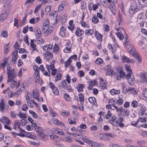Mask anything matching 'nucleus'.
Here are the masks:
<instances>
[{
	"label": "nucleus",
	"instance_id": "f257e3e1",
	"mask_svg": "<svg viewBox=\"0 0 147 147\" xmlns=\"http://www.w3.org/2000/svg\"><path fill=\"white\" fill-rule=\"evenodd\" d=\"M126 46L127 51L131 53H132V55L136 59L137 61L140 63L142 61L141 58L139 56V54L136 53V49L133 47V45L128 44Z\"/></svg>",
	"mask_w": 147,
	"mask_h": 147
},
{
	"label": "nucleus",
	"instance_id": "f03ea898",
	"mask_svg": "<svg viewBox=\"0 0 147 147\" xmlns=\"http://www.w3.org/2000/svg\"><path fill=\"white\" fill-rule=\"evenodd\" d=\"M130 7L131 9H129V12L131 14L135 13L139 10L137 5V2L134 0L132 1L131 2Z\"/></svg>",
	"mask_w": 147,
	"mask_h": 147
},
{
	"label": "nucleus",
	"instance_id": "7ed1b4c3",
	"mask_svg": "<svg viewBox=\"0 0 147 147\" xmlns=\"http://www.w3.org/2000/svg\"><path fill=\"white\" fill-rule=\"evenodd\" d=\"M119 112L118 114L119 117H125L126 116H128L129 115V111L128 110L125 109L121 107L119 108Z\"/></svg>",
	"mask_w": 147,
	"mask_h": 147
},
{
	"label": "nucleus",
	"instance_id": "20e7f679",
	"mask_svg": "<svg viewBox=\"0 0 147 147\" xmlns=\"http://www.w3.org/2000/svg\"><path fill=\"white\" fill-rule=\"evenodd\" d=\"M58 86L59 88L61 87L65 90L67 89V91L69 92L70 91L71 89L70 84L68 85L66 83L65 80H63L61 83V86L59 85Z\"/></svg>",
	"mask_w": 147,
	"mask_h": 147
},
{
	"label": "nucleus",
	"instance_id": "39448f33",
	"mask_svg": "<svg viewBox=\"0 0 147 147\" xmlns=\"http://www.w3.org/2000/svg\"><path fill=\"white\" fill-rule=\"evenodd\" d=\"M10 68L8 67L7 68V73L8 76L9 77H12V78H14L17 75L15 74L14 71V69H13L9 70Z\"/></svg>",
	"mask_w": 147,
	"mask_h": 147
},
{
	"label": "nucleus",
	"instance_id": "423d86ee",
	"mask_svg": "<svg viewBox=\"0 0 147 147\" xmlns=\"http://www.w3.org/2000/svg\"><path fill=\"white\" fill-rule=\"evenodd\" d=\"M9 58H6L5 57L2 60V63L0 64V69L1 67L3 69H4L5 67V65L9 66L10 63L8 62Z\"/></svg>",
	"mask_w": 147,
	"mask_h": 147
},
{
	"label": "nucleus",
	"instance_id": "0eeeda50",
	"mask_svg": "<svg viewBox=\"0 0 147 147\" xmlns=\"http://www.w3.org/2000/svg\"><path fill=\"white\" fill-rule=\"evenodd\" d=\"M107 72H106V75H107L113 76V75H116L117 76L116 73H114L113 74V73L114 72L113 70L110 66L107 67Z\"/></svg>",
	"mask_w": 147,
	"mask_h": 147
},
{
	"label": "nucleus",
	"instance_id": "6e6552de",
	"mask_svg": "<svg viewBox=\"0 0 147 147\" xmlns=\"http://www.w3.org/2000/svg\"><path fill=\"white\" fill-rule=\"evenodd\" d=\"M118 118L115 116H113L112 117L111 119H110L109 120V122L111 123L114 125V122L115 123H119V120H118Z\"/></svg>",
	"mask_w": 147,
	"mask_h": 147
},
{
	"label": "nucleus",
	"instance_id": "1a4fd4ad",
	"mask_svg": "<svg viewBox=\"0 0 147 147\" xmlns=\"http://www.w3.org/2000/svg\"><path fill=\"white\" fill-rule=\"evenodd\" d=\"M95 36L98 41L100 42L102 41V37L103 36L102 35L100 34L98 31H96Z\"/></svg>",
	"mask_w": 147,
	"mask_h": 147
},
{
	"label": "nucleus",
	"instance_id": "9d476101",
	"mask_svg": "<svg viewBox=\"0 0 147 147\" xmlns=\"http://www.w3.org/2000/svg\"><path fill=\"white\" fill-rule=\"evenodd\" d=\"M8 15L5 13L2 12V13L0 15V22H2L5 20Z\"/></svg>",
	"mask_w": 147,
	"mask_h": 147
},
{
	"label": "nucleus",
	"instance_id": "9b49d317",
	"mask_svg": "<svg viewBox=\"0 0 147 147\" xmlns=\"http://www.w3.org/2000/svg\"><path fill=\"white\" fill-rule=\"evenodd\" d=\"M89 102L93 104L94 105H96L97 104L96 98L94 97H90L88 98Z\"/></svg>",
	"mask_w": 147,
	"mask_h": 147
},
{
	"label": "nucleus",
	"instance_id": "f8f14e48",
	"mask_svg": "<svg viewBox=\"0 0 147 147\" xmlns=\"http://www.w3.org/2000/svg\"><path fill=\"white\" fill-rule=\"evenodd\" d=\"M86 125L85 124H82L80 125L79 127H77V129L80 133L84 132V131L82 129H86Z\"/></svg>",
	"mask_w": 147,
	"mask_h": 147
},
{
	"label": "nucleus",
	"instance_id": "ddd939ff",
	"mask_svg": "<svg viewBox=\"0 0 147 147\" xmlns=\"http://www.w3.org/2000/svg\"><path fill=\"white\" fill-rule=\"evenodd\" d=\"M127 80L129 85L132 86L134 84L135 81L134 76H133L132 77L128 78Z\"/></svg>",
	"mask_w": 147,
	"mask_h": 147
},
{
	"label": "nucleus",
	"instance_id": "4468645a",
	"mask_svg": "<svg viewBox=\"0 0 147 147\" xmlns=\"http://www.w3.org/2000/svg\"><path fill=\"white\" fill-rule=\"evenodd\" d=\"M140 111H141L140 115L141 116H143L144 114V112L146 111V107L144 105H141L140 106Z\"/></svg>",
	"mask_w": 147,
	"mask_h": 147
},
{
	"label": "nucleus",
	"instance_id": "2eb2a0df",
	"mask_svg": "<svg viewBox=\"0 0 147 147\" xmlns=\"http://www.w3.org/2000/svg\"><path fill=\"white\" fill-rule=\"evenodd\" d=\"M34 32L35 33H36L35 34V35L37 36L40 37L41 36L42 34L41 31L38 28H36L34 29Z\"/></svg>",
	"mask_w": 147,
	"mask_h": 147
},
{
	"label": "nucleus",
	"instance_id": "dca6fc26",
	"mask_svg": "<svg viewBox=\"0 0 147 147\" xmlns=\"http://www.w3.org/2000/svg\"><path fill=\"white\" fill-rule=\"evenodd\" d=\"M5 105V102L4 101V99H2L1 100L0 103V111L3 112V110L5 109L4 106Z\"/></svg>",
	"mask_w": 147,
	"mask_h": 147
},
{
	"label": "nucleus",
	"instance_id": "f3484780",
	"mask_svg": "<svg viewBox=\"0 0 147 147\" xmlns=\"http://www.w3.org/2000/svg\"><path fill=\"white\" fill-rule=\"evenodd\" d=\"M84 85L83 84H78V85L77 86L76 88L78 92H82L83 91V88Z\"/></svg>",
	"mask_w": 147,
	"mask_h": 147
},
{
	"label": "nucleus",
	"instance_id": "a211bd4d",
	"mask_svg": "<svg viewBox=\"0 0 147 147\" xmlns=\"http://www.w3.org/2000/svg\"><path fill=\"white\" fill-rule=\"evenodd\" d=\"M94 30L93 29H90L86 30L85 31V34L88 36H90L94 34Z\"/></svg>",
	"mask_w": 147,
	"mask_h": 147
},
{
	"label": "nucleus",
	"instance_id": "6ab92c4d",
	"mask_svg": "<svg viewBox=\"0 0 147 147\" xmlns=\"http://www.w3.org/2000/svg\"><path fill=\"white\" fill-rule=\"evenodd\" d=\"M138 3L140 5H147V0H138Z\"/></svg>",
	"mask_w": 147,
	"mask_h": 147
},
{
	"label": "nucleus",
	"instance_id": "aec40b11",
	"mask_svg": "<svg viewBox=\"0 0 147 147\" xmlns=\"http://www.w3.org/2000/svg\"><path fill=\"white\" fill-rule=\"evenodd\" d=\"M121 58L123 61V62H126L127 63H130V59L125 55H123L121 57Z\"/></svg>",
	"mask_w": 147,
	"mask_h": 147
},
{
	"label": "nucleus",
	"instance_id": "412c9836",
	"mask_svg": "<svg viewBox=\"0 0 147 147\" xmlns=\"http://www.w3.org/2000/svg\"><path fill=\"white\" fill-rule=\"evenodd\" d=\"M11 9V6L9 5L4 10L3 12L8 15V14L9 13V11Z\"/></svg>",
	"mask_w": 147,
	"mask_h": 147
},
{
	"label": "nucleus",
	"instance_id": "4be33fe9",
	"mask_svg": "<svg viewBox=\"0 0 147 147\" xmlns=\"http://www.w3.org/2000/svg\"><path fill=\"white\" fill-rule=\"evenodd\" d=\"M11 0H0L1 3H4V5L6 6L8 5L11 2Z\"/></svg>",
	"mask_w": 147,
	"mask_h": 147
},
{
	"label": "nucleus",
	"instance_id": "5701e85b",
	"mask_svg": "<svg viewBox=\"0 0 147 147\" xmlns=\"http://www.w3.org/2000/svg\"><path fill=\"white\" fill-rule=\"evenodd\" d=\"M64 98L66 101H69L71 100V99L69 97V94L67 93H65L64 94Z\"/></svg>",
	"mask_w": 147,
	"mask_h": 147
},
{
	"label": "nucleus",
	"instance_id": "b1692460",
	"mask_svg": "<svg viewBox=\"0 0 147 147\" xmlns=\"http://www.w3.org/2000/svg\"><path fill=\"white\" fill-rule=\"evenodd\" d=\"M96 136H97V137H99V138H100L103 140H105V134H103L102 133H98Z\"/></svg>",
	"mask_w": 147,
	"mask_h": 147
},
{
	"label": "nucleus",
	"instance_id": "393cba45",
	"mask_svg": "<svg viewBox=\"0 0 147 147\" xmlns=\"http://www.w3.org/2000/svg\"><path fill=\"white\" fill-rule=\"evenodd\" d=\"M62 76V74L61 73H57L55 80V81L57 82L58 81L61 80Z\"/></svg>",
	"mask_w": 147,
	"mask_h": 147
},
{
	"label": "nucleus",
	"instance_id": "a878e982",
	"mask_svg": "<svg viewBox=\"0 0 147 147\" xmlns=\"http://www.w3.org/2000/svg\"><path fill=\"white\" fill-rule=\"evenodd\" d=\"M116 34L117 37L119 38L120 40H122L123 38V35L120 32H116Z\"/></svg>",
	"mask_w": 147,
	"mask_h": 147
},
{
	"label": "nucleus",
	"instance_id": "bb28decb",
	"mask_svg": "<svg viewBox=\"0 0 147 147\" xmlns=\"http://www.w3.org/2000/svg\"><path fill=\"white\" fill-rule=\"evenodd\" d=\"M44 55H45V57H50V58H53V54L51 52H46L44 53Z\"/></svg>",
	"mask_w": 147,
	"mask_h": 147
},
{
	"label": "nucleus",
	"instance_id": "cd10ccee",
	"mask_svg": "<svg viewBox=\"0 0 147 147\" xmlns=\"http://www.w3.org/2000/svg\"><path fill=\"white\" fill-rule=\"evenodd\" d=\"M116 102L115 99L114 100L112 98L109 100L108 103L109 104H110V105H113L116 104Z\"/></svg>",
	"mask_w": 147,
	"mask_h": 147
},
{
	"label": "nucleus",
	"instance_id": "c85d7f7f",
	"mask_svg": "<svg viewBox=\"0 0 147 147\" xmlns=\"http://www.w3.org/2000/svg\"><path fill=\"white\" fill-rule=\"evenodd\" d=\"M79 101L80 102H83L84 100V95L82 93H80L79 95Z\"/></svg>",
	"mask_w": 147,
	"mask_h": 147
},
{
	"label": "nucleus",
	"instance_id": "c756f323",
	"mask_svg": "<svg viewBox=\"0 0 147 147\" xmlns=\"http://www.w3.org/2000/svg\"><path fill=\"white\" fill-rule=\"evenodd\" d=\"M49 20L48 18H47L44 22L43 26L45 27H49Z\"/></svg>",
	"mask_w": 147,
	"mask_h": 147
},
{
	"label": "nucleus",
	"instance_id": "7c9ffc66",
	"mask_svg": "<svg viewBox=\"0 0 147 147\" xmlns=\"http://www.w3.org/2000/svg\"><path fill=\"white\" fill-rule=\"evenodd\" d=\"M68 121L69 123L71 124H74L76 123V120L74 118H72V119L69 118L68 119Z\"/></svg>",
	"mask_w": 147,
	"mask_h": 147
},
{
	"label": "nucleus",
	"instance_id": "2f4dec72",
	"mask_svg": "<svg viewBox=\"0 0 147 147\" xmlns=\"http://www.w3.org/2000/svg\"><path fill=\"white\" fill-rule=\"evenodd\" d=\"M2 119L7 124L9 125L10 123V121L6 117L3 116L2 117Z\"/></svg>",
	"mask_w": 147,
	"mask_h": 147
},
{
	"label": "nucleus",
	"instance_id": "473e14b6",
	"mask_svg": "<svg viewBox=\"0 0 147 147\" xmlns=\"http://www.w3.org/2000/svg\"><path fill=\"white\" fill-rule=\"evenodd\" d=\"M71 62L70 58H69L65 63V66L66 68H67L70 65Z\"/></svg>",
	"mask_w": 147,
	"mask_h": 147
},
{
	"label": "nucleus",
	"instance_id": "72a5a7b5",
	"mask_svg": "<svg viewBox=\"0 0 147 147\" xmlns=\"http://www.w3.org/2000/svg\"><path fill=\"white\" fill-rule=\"evenodd\" d=\"M103 62V60L100 58H98L95 61V63L97 64H101Z\"/></svg>",
	"mask_w": 147,
	"mask_h": 147
},
{
	"label": "nucleus",
	"instance_id": "f704fd0d",
	"mask_svg": "<svg viewBox=\"0 0 147 147\" xmlns=\"http://www.w3.org/2000/svg\"><path fill=\"white\" fill-rule=\"evenodd\" d=\"M92 21L94 24H97L99 22V20L97 16H94L92 19Z\"/></svg>",
	"mask_w": 147,
	"mask_h": 147
},
{
	"label": "nucleus",
	"instance_id": "c9c22d12",
	"mask_svg": "<svg viewBox=\"0 0 147 147\" xmlns=\"http://www.w3.org/2000/svg\"><path fill=\"white\" fill-rule=\"evenodd\" d=\"M125 68L127 72H130L132 73V70L131 69V66L127 64L125 65Z\"/></svg>",
	"mask_w": 147,
	"mask_h": 147
},
{
	"label": "nucleus",
	"instance_id": "e433bc0d",
	"mask_svg": "<svg viewBox=\"0 0 147 147\" xmlns=\"http://www.w3.org/2000/svg\"><path fill=\"white\" fill-rule=\"evenodd\" d=\"M55 133L58 134L60 135H63V132L62 130L61 129H59L55 130Z\"/></svg>",
	"mask_w": 147,
	"mask_h": 147
},
{
	"label": "nucleus",
	"instance_id": "4c0bfd02",
	"mask_svg": "<svg viewBox=\"0 0 147 147\" xmlns=\"http://www.w3.org/2000/svg\"><path fill=\"white\" fill-rule=\"evenodd\" d=\"M115 28L117 31H119L121 30V31L122 30L124 32H125V30L123 27H121L120 25H119L118 24H117L115 26Z\"/></svg>",
	"mask_w": 147,
	"mask_h": 147
},
{
	"label": "nucleus",
	"instance_id": "58836bf2",
	"mask_svg": "<svg viewBox=\"0 0 147 147\" xmlns=\"http://www.w3.org/2000/svg\"><path fill=\"white\" fill-rule=\"evenodd\" d=\"M100 87L102 88V89H104L105 88H106L107 83L105 82H104L100 83Z\"/></svg>",
	"mask_w": 147,
	"mask_h": 147
},
{
	"label": "nucleus",
	"instance_id": "ea45409f",
	"mask_svg": "<svg viewBox=\"0 0 147 147\" xmlns=\"http://www.w3.org/2000/svg\"><path fill=\"white\" fill-rule=\"evenodd\" d=\"M42 5V3H41L39 5H37L35 8V10L34 11V13H36L37 12L39 9L41 7Z\"/></svg>",
	"mask_w": 147,
	"mask_h": 147
},
{
	"label": "nucleus",
	"instance_id": "a19ab883",
	"mask_svg": "<svg viewBox=\"0 0 147 147\" xmlns=\"http://www.w3.org/2000/svg\"><path fill=\"white\" fill-rule=\"evenodd\" d=\"M59 49V46L57 44H55V46L53 48V52H56V53H58L57 52L58 51Z\"/></svg>",
	"mask_w": 147,
	"mask_h": 147
},
{
	"label": "nucleus",
	"instance_id": "79ce46f5",
	"mask_svg": "<svg viewBox=\"0 0 147 147\" xmlns=\"http://www.w3.org/2000/svg\"><path fill=\"white\" fill-rule=\"evenodd\" d=\"M105 138L107 139H109V138L108 137H110L111 138H113L114 136V135L110 133H107L105 134Z\"/></svg>",
	"mask_w": 147,
	"mask_h": 147
},
{
	"label": "nucleus",
	"instance_id": "37998d69",
	"mask_svg": "<svg viewBox=\"0 0 147 147\" xmlns=\"http://www.w3.org/2000/svg\"><path fill=\"white\" fill-rule=\"evenodd\" d=\"M18 116L20 117V118H25L27 117V115L25 113L23 114L21 113V112H20L18 114Z\"/></svg>",
	"mask_w": 147,
	"mask_h": 147
},
{
	"label": "nucleus",
	"instance_id": "c03bdc74",
	"mask_svg": "<svg viewBox=\"0 0 147 147\" xmlns=\"http://www.w3.org/2000/svg\"><path fill=\"white\" fill-rule=\"evenodd\" d=\"M50 137L51 139L55 141H57V139L59 138L58 136L53 135H50Z\"/></svg>",
	"mask_w": 147,
	"mask_h": 147
},
{
	"label": "nucleus",
	"instance_id": "a18cd8bd",
	"mask_svg": "<svg viewBox=\"0 0 147 147\" xmlns=\"http://www.w3.org/2000/svg\"><path fill=\"white\" fill-rule=\"evenodd\" d=\"M116 104H117L119 105H120L122 104L123 100L122 99L119 98L116 101Z\"/></svg>",
	"mask_w": 147,
	"mask_h": 147
},
{
	"label": "nucleus",
	"instance_id": "49530a36",
	"mask_svg": "<svg viewBox=\"0 0 147 147\" xmlns=\"http://www.w3.org/2000/svg\"><path fill=\"white\" fill-rule=\"evenodd\" d=\"M138 102L137 101L134 100L132 102L131 105L132 107H136L138 106Z\"/></svg>",
	"mask_w": 147,
	"mask_h": 147
},
{
	"label": "nucleus",
	"instance_id": "de8ad7c7",
	"mask_svg": "<svg viewBox=\"0 0 147 147\" xmlns=\"http://www.w3.org/2000/svg\"><path fill=\"white\" fill-rule=\"evenodd\" d=\"M119 73L120 75V78H123L125 76V73L122 70L120 71Z\"/></svg>",
	"mask_w": 147,
	"mask_h": 147
},
{
	"label": "nucleus",
	"instance_id": "09e8293b",
	"mask_svg": "<svg viewBox=\"0 0 147 147\" xmlns=\"http://www.w3.org/2000/svg\"><path fill=\"white\" fill-rule=\"evenodd\" d=\"M17 56L13 55L12 58V61L13 64H15L17 59Z\"/></svg>",
	"mask_w": 147,
	"mask_h": 147
},
{
	"label": "nucleus",
	"instance_id": "8fccbe9b",
	"mask_svg": "<svg viewBox=\"0 0 147 147\" xmlns=\"http://www.w3.org/2000/svg\"><path fill=\"white\" fill-rule=\"evenodd\" d=\"M36 61L37 63L38 64H40L42 62V60L40 58V56H38L36 59Z\"/></svg>",
	"mask_w": 147,
	"mask_h": 147
},
{
	"label": "nucleus",
	"instance_id": "3c124183",
	"mask_svg": "<svg viewBox=\"0 0 147 147\" xmlns=\"http://www.w3.org/2000/svg\"><path fill=\"white\" fill-rule=\"evenodd\" d=\"M122 21V20L121 18V16L119 15L117 18V21L116 22L117 24H118L119 25H120Z\"/></svg>",
	"mask_w": 147,
	"mask_h": 147
},
{
	"label": "nucleus",
	"instance_id": "603ef678",
	"mask_svg": "<svg viewBox=\"0 0 147 147\" xmlns=\"http://www.w3.org/2000/svg\"><path fill=\"white\" fill-rule=\"evenodd\" d=\"M8 34L7 31H3L2 32L1 35L2 36L6 38L7 36H8Z\"/></svg>",
	"mask_w": 147,
	"mask_h": 147
},
{
	"label": "nucleus",
	"instance_id": "864d4df0",
	"mask_svg": "<svg viewBox=\"0 0 147 147\" xmlns=\"http://www.w3.org/2000/svg\"><path fill=\"white\" fill-rule=\"evenodd\" d=\"M12 85L10 86L11 88H14V87L16 86V84L17 83V82L15 80H12L11 82Z\"/></svg>",
	"mask_w": 147,
	"mask_h": 147
},
{
	"label": "nucleus",
	"instance_id": "5fc2aeb1",
	"mask_svg": "<svg viewBox=\"0 0 147 147\" xmlns=\"http://www.w3.org/2000/svg\"><path fill=\"white\" fill-rule=\"evenodd\" d=\"M52 90L53 92V93L55 95H58L59 94V90L56 87L54 88V90Z\"/></svg>",
	"mask_w": 147,
	"mask_h": 147
},
{
	"label": "nucleus",
	"instance_id": "6e6d98bb",
	"mask_svg": "<svg viewBox=\"0 0 147 147\" xmlns=\"http://www.w3.org/2000/svg\"><path fill=\"white\" fill-rule=\"evenodd\" d=\"M82 30V29H80V28H78L75 31V34L77 36H80V33L81 32H80L81 30Z\"/></svg>",
	"mask_w": 147,
	"mask_h": 147
},
{
	"label": "nucleus",
	"instance_id": "4d7b16f0",
	"mask_svg": "<svg viewBox=\"0 0 147 147\" xmlns=\"http://www.w3.org/2000/svg\"><path fill=\"white\" fill-rule=\"evenodd\" d=\"M86 2L84 1H82L81 2V9H85V5Z\"/></svg>",
	"mask_w": 147,
	"mask_h": 147
},
{
	"label": "nucleus",
	"instance_id": "13d9d810",
	"mask_svg": "<svg viewBox=\"0 0 147 147\" xmlns=\"http://www.w3.org/2000/svg\"><path fill=\"white\" fill-rule=\"evenodd\" d=\"M21 125L22 126H25L27 124V121H26L24 119H23L21 120Z\"/></svg>",
	"mask_w": 147,
	"mask_h": 147
},
{
	"label": "nucleus",
	"instance_id": "bf43d9fd",
	"mask_svg": "<svg viewBox=\"0 0 147 147\" xmlns=\"http://www.w3.org/2000/svg\"><path fill=\"white\" fill-rule=\"evenodd\" d=\"M49 86H50V87L52 90H54V88L56 87L55 85L52 82H50L49 83Z\"/></svg>",
	"mask_w": 147,
	"mask_h": 147
},
{
	"label": "nucleus",
	"instance_id": "052dcab7",
	"mask_svg": "<svg viewBox=\"0 0 147 147\" xmlns=\"http://www.w3.org/2000/svg\"><path fill=\"white\" fill-rule=\"evenodd\" d=\"M42 49L44 51H47V52H49V51H50L49 50V49L48 47V46H46V45H44L42 47Z\"/></svg>",
	"mask_w": 147,
	"mask_h": 147
},
{
	"label": "nucleus",
	"instance_id": "680f3d73",
	"mask_svg": "<svg viewBox=\"0 0 147 147\" xmlns=\"http://www.w3.org/2000/svg\"><path fill=\"white\" fill-rule=\"evenodd\" d=\"M112 115V114L109 111H107V114L106 115V118L107 119H109Z\"/></svg>",
	"mask_w": 147,
	"mask_h": 147
},
{
	"label": "nucleus",
	"instance_id": "e2e57ef3",
	"mask_svg": "<svg viewBox=\"0 0 147 147\" xmlns=\"http://www.w3.org/2000/svg\"><path fill=\"white\" fill-rule=\"evenodd\" d=\"M28 35H26L25 36L24 39V41L28 45L29 44V42L28 41Z\"/></svg>",
	"mask_w": 147,
	"mask_h": 147
},
{
	"label": "nucleus",
	"instance_id": "0e129e2a",
	"mask_svg": "<svg viewBox=\"0 0 147 147\" xmlns=\"http://www.w3.org/2000/svg\"><path fill=\"white\" fill-rule=\"evenodd\" d=\"M28 29V26H26L24 28L23 30L22 31V32L24 34H26L27 32Z\"/></svg>",
	"mask_w": 147,
	"mask_h": 147
},
{
	"label": "nucleus",
	"instance_id": "69168bd1",
	"mask_svg": "<svg viewBox=\"0 0 147 147\" xmlns=\"http://www.w3.org/2000/svg\"><path fill=\"white\" fill-rule=\"evenodd\" d=\"M33 68L36 73L39 72V68L38 66L35 65L34 66Z\"/></svg>",
	"mask_w": 147,
	"mask_h": 147
},
{
	"label": "nucleus",
	"instance_id": "338daca9",
	"mask_svg": "<svg viewBox=\"0 0 147 147\" xmlns=\"http://www.w3.org/2000/svg\"><path fill=\"white\" fill-rule=\"evenodd\" d=\"M98 128L96 126H92L90 127V129L91 131H94L96 130Z\"/></svg>",
	"mask_w": 147,
	"mask_h": 147
},
{
	"label": "nucleus",
	"instance_id": "774afa93",
	"mask_svg": "<svg viewBox=\"0 0 147 147\" xmlns=\"http://www.w3.org/2000/svg\"><path fill=\"white\" fill-rule=\"evenodd\" d=\"M59 34L61 36L63 37H65V33L63 31L60 30Z\"/></svg>",
	"mask_w": 147,
	"mask_h": 147
}]
</instances>
